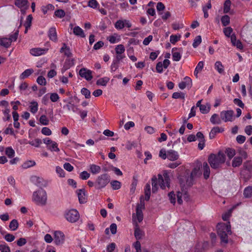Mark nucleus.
Returning <instances> with one entry per match:
<instances>
[{
  "mask_svg": "<svg viewBox=\"0 0 252 252\" xmlns=\"http://www.w3.org/2000/svg\"><path fill=\"white\" fill-rule=\"evenodd\" d=\"M158 178L156 176H154L151 179L152 192L156 193L158 189V185L160 188L164 189L166 187L169 188L170 178L169 175L167 173H164L163 175L158 174Z\"/></svg>",
  "mask_w": 252,
  "mask_h": 252,
  "instance_id": "f257e3e1",
  "label": "nucleus"
},
{
  "mask_svg": "<svg viewBox=\"0 0 252 252\" xmlns=\"http://www.w3.org/2000/svg\"><path fill=\"white\" fill-rule=\"evenodd\" d=\"M201 175L200 171V167L196 166L192 170L190 175L187 174L185 176H181L179 178L181 186L184 187H191L193 183L194 178L198 177Z\"/></svg>",
  "mask_w": 252,
  "mask_h": 252,
  "instance_id": "f03ea898",
  "label": "nucleus"
},
{
  "mask_svg": "<svg viewBox=\"0 0 252 252\" xmlns=\"http://www.w3.org/2000/svg\"><path fill=\"white\" fill-rule=\"evenodd\" d=\"M208 161L212 168L218 169L224 163L225 155L221 151L218 152L217 154H212L209 156Z\"/></svg>",
  "mask_w": 252,
  "mask_h": 252,
  "instance_id": "7ed1b4c3",
  "label": "nucleus"
},
{
  "mask_svg": "<svg viewBox=\"0 0 252 252\" xmlns=\"http://www.w3.org/2000/svg\"><path fill=\"white\" fill-rule=\"evenodd\" d=\"M32 201L39 206H45L47 203V195L46 191L40 189L34 191L32 196Z\"/></svg>",
  "mask_w": 252,
  "mask_h": 252,
  "instance_id": "20e7f679",
  "label": "nucleus"
},
{
  "mask_svg": "<svg viewBox=\"0 0 252 252\" xmlns=\"http://www.w3.org/2000/svg\"><path fill=\"white\" fill-rule=\"evenodd\" d=\"M217 227L218 233L220 238L221 241L227 244L228 243V235L231 234L230 222L219 224Z\"/></svg>",
  "mask_w": 252,
  "mask_h": 252,
  "instance_id": "39448f33",
  "label": "nucleus"
},
{
  "mask_svg": "<svg viewBox=\"0 0 252 252\" xmlns=\"http://www.w3.org/2000/svg\"><path fill=\"white\" fill-rule=\"evenodd\" d=\"M110 181V177L107 174H103L98 176L95 182V188L100 189L104 188Z\"/></svg>",
  "mask_w": 252,
  "mask_h": 252,
  "instance_id": "423d86ee",
  "label": "nucleus"
},
{
  "mask_svg": "<svg viewBox=\"0 0 252 252\" xmlns=\"http://www.w3.org/2000/svg\"><path fill=\"white\" fill-rule=\"evenodd\" d=\"M65 218L71 223L77 221L80 217L78 212L75 209H72L65 214Z\"/></svg>",
  "mask_w": 252,
  "mask_h": 252,
  "instance_id": "0eeeda50",
  "label": "nucleus"
},
{
  "mask_svg": "<svg viewBox=\"0 0 252 252\" xmlns=\"http://www.w3.org/2000/svg\"><path fill=\"white\" fill-rule=\"evenodd\" d=\"M220 116L221 120L225 122H232L234 119V111L232 110L222 111Z\"/></svg>",
  "mask_w": 252,
  "mask_h": 252,
  "instance_id": "6e6552de",
  "label": "nucleus"
},
{
  "mask_svg": "<svg viewBox=\"0 0 252 252\" xmlns=\"http://www.w3.org/2000/svg\"><path fill=\"white\" fill-rule=\"evenodd\" d=\"M54 240L56 245H62L64 242V235L60 231H56L54 232Z\"/></svg>",
  "mask_w": 252,
  "mask_h": 252,
  "instance_id": "1a4fd4ad",
  "label": "nucleus"
},
{
  "mask_svg": "<svg viewBox=\"0 0 252 252\" xmlns=\"http://www.w3.org/2000/svg\"><path fill=\"white\" fill-rule=\"evenodd\" d=\"M131 24L129 21L127 20H119L115 24V27L117 30H122L125 27L130 28L131 27Z\"/></svg>",
  "mask_w": 252,
  "mask_h": 252,
  "instance_id": "9d476101",
  "label": "nucleus"
},
{
  "mask_svg": "<svg viewBox=\"0 0 252 252\" xmlns=\"http://www.w3.org/2000/svg\"><path fill=\"white\" fill-rule=\"evenodd\" d=\"M144 202L141 201L140 204H138L136 206V218L139 222L142 221L143 219V216L142 213V209L144 208Z\"/></svg>",
  "mask_w": 252,
  "mask_h": 252,
  "instance_id": "9b49d317",
  "label": "nucleus"
},
{
  "mask_svg": "<svg viewBox=\"0 0 252 252\" xmlns=\"http://www.w3.org/2000/svg\"><path fill=\"white\" fill-rule=\"evenodd\" d=\"M79 74L81 77L84 78L87 81H90L93 78L92 71L86 68H82L79 70Z\"/></svg>",
  "mask_w": 252,
  "mask_h": 252,
  "instance_id": "f8f14e48",
  "label": "nucleus"
},
{
  "mask_svg": "<svg viewBox=\"0 0 252 252\" xmlns=\"http://www.w3.org/2000/svg\"><path fill=\"white\" fill-rule=\"evenodd\" d=\"M192 85V80L190 78L186 76L184 78V80L179 84V87L180 89L183 90L186 87L190 88Z\"/></svg>",
  "mask_w": 252,
  "mask_h": 252,
  "instance_id": "ddd939ff",
  "label": "nucleus"
},
{
  "mask_svg": "<svg viewBox=\"0 0 252 252\" xmlns=\"http://www.w3.org/2000/svg\"><path fill=\"white\" fill-rule=\"evenodd\" d=\"M47 48H34L30 50V53L34 56H39L45 54L48 51Z\"/></svg>",
  "mask_w": 252,
  "mask_h": 252,
  "instance_id": "4468645a",
  "label": "nucleus"
},
{
  "mask_svg": "<svg viewBox=\"0 0 252 252\" xmlns=\"http://www.w3.org/2000/svg\"><path fill=\"white\" fill-rule=\"evenodd\" d=\"M78 199L80 203H84L86 202V195L84 189H79L76 190Z\"/></svg>",
  "mask_w": 252,
  "mask_h": 252,
  "instance_id": "2eb2a0df",
  "label": "nucleus"
},
{
  "mask_svg": "<svg viewBox=\"0 0 252 252\" xmlns=\"http://www.w3.org/2000/svg\"><path fill=\"white\" fill-rule=\"evenodd\" d=\"M179 155L177 152L170 150L167 151V158L171 161H175L179 158Z\"/></svg>",
  "mask_w": 252,
  "mask_h": 252,
  "instance_id": "dca6fc26",
  "label": "nucleus"
},
{
  "mask_svg": "<svg viewBox=\"0 0 252 252\" xmlns=\"http://www.w3.org/2000/svg\"><path fill=\"white\" fill-rule=\"evenodd\" d=\"M224 131V129L219 126L214 127L209 133V138L211 139L214 138L217 133L222 132Z\"/></svg>",
  "mask_w": 252,
  "mask_h": 252,
  "instance_id": "f3484780",
  "label": "nucleus"
},
{
  "mask_svg": "<svg viewBox=\"0 0 252 252\" xmlns=\"http://www.w3.org/2000/svg\"><path fill=\"white\" fill-rule=\"evenodd\" d=\"M48 36L50 40L54 42H57L58 40L57 34L55 28H51L48 31Z\"/></svg>",
  "mask_w": 252,
  "mask_h": 252,
  "instance_id": "a211bd4d",
  "label": "nucleus"
},
{
  "mask_svg": "<svg viewBox=\"0 0 252 252\" xmlns=\"http://www.w3.org/2000/svg\"><path fill=\"white\" fill-rule=\"evenodd\" d=\"M28 0H15V4L16 6L22 9H27L28 7Z\"/></svg>",
  "mask_w": 252,
  "mask_h": 252,
  "instance_id": "6ab92c4d",
  "label": "nucleus"
},
{
  "mask_svg": "<svg viewBox=\"0 0 252 252\" xmlns=\"http://www.w3.org/2000/svg\"><path fill=\"white\" fill-rule=\"evenodd\" d=\"M144 233L139 228L137 223L135 225L134 229V236L137 240L141 239L143 236Z\"/></svg>",
  "mask_w": 252,
  "mask_h": 252,
  "instance_id": "aec40b11",
  "label": "nucleus"
},
{
  "mask_svg": "<svg viewBox=\"0 0 252 252\" xmlns=\"http://www.w3.org/2000/svg\"><path fill=\"white\" fill-rule=\"evenodd\" d=\"M177 49L173 48L172 49V59L174 61H179L181 58L180 52L177 51Z\"/></svg>",
  "mask_w": 252,
  "mask_h": 252,
  "instance_id": "412c9836",
  "label": "nucleus"
},
{
  "mask_svg": "<svg viewBox=\"0 0 252 252\" xmlns=\"http://www.w3.org/2000/svg\"><path fill=\"white\" fill-rule=\"evenodd\" d=\"M242 157H235L232 161V166L233 167H239L242 164Z\"/></svg>",
  "mask_w": 252,
  "mask_h": 252,
  "instance_id": "4be33fe9",
  "label": "nucleus"
},
{
  "mask_svg": "<svg viewBox=\"0 0 252 252\" xmlns=\"http://www.w3.org/2000/svg\"><path fill=\"white\" fill-rule=\"evenodd\" d=\"M90 170L93 174H97L100 173L101 167L97 165L92 164L90 165Z\"/></svg>",
  "mask_w": 252,
  "mask_h": 252,
  "instance_id": "5701e85b",
  "label": "nucleus"
},
{
  "mask_svg": "<svg viewBox=\"0 0 252 252\" xmlns=\"http://www.w3.org/2000/svg\"><path fill=\"white\" fill-rule=\"evenodd\" d=\"M10 40L7 37H2L0 38V45L5 47L8 48L11 45Z\"/></svg>",
  "mask_w": 252,
  "mask_h": 252,
  "instance_id": "b1692460",
  "label": "nucleus"
},
{
  "mask_svg": "<svg viewBox=\"0 0 252 252\" xmlns=\"http://www.w3.org/2000/svg\"><path fill=\"white\" fill-rule=\"evenodd\" d=\"M73 33L78 36L84 37L85 35L83 30L79 26H75L73 29Z\"/></svg>",
  "mask_w": 252,
  "mask_h": 252,
  "instance_id": "393cba45",
  "label": "nucleus"
},
{
  "mask_svg": "<svg viewBox=\"0 0 252 252\" xmlns=\"http://www.w3.org/2000/svg\"><path fill=\"white\" fill-rule=\"evenodd\" d=\"M204 177L205 179H207L209 177L210 175V167L208 163L206 162L203 164Z\"/></svg>",
  "mask_w": 252,
  "mask_h": 252,
  "instance_id": "a878e982",
  "label": "nucleus"
},
{
  "mask_svg": "<svg viewBox=\"0 0 252 252\" xmlns=\"http://www.w3.org/2000/svg\"><path fill=\"white\" fill-rule=\"evenodd\" d=\"M33 72H34V70L32 69V68L26 69L20 75V77H19L20 79H24L28 77L32 73H33Z\"/></svg>",
  "mask_w": 252,
  "mask_h": 252,
  "instance_id": "bb28decb",
  "label": "nucleus"
},
{
  "mask_svg": "<svg viewBox=\"0 0 252 252\" xmlns=\"http://www.w3.org/2000/svg\"><path fill=\"white\" fill-rule=\"evenodd\" d=\"M144 192L145 195V200L146 201H148L150 199L151 195V186L150 183L146 184L144 189Z\"/></svg>",
  "mask_w": 252,
  "mask_h": 252,
  "instance_id": "cd10ccee",
  "label": "nucleus"
},
{
  "mask_svg": "<svg viewBox=\"0 0 252 252\" xmlns=\"http://www.w3.org/2000/svg\"><path fill=\"white\" fill-rule=\"evenodd\" d=\"M210 122L214 125L220 124L221 118H220L218 115L217 114H214L210 118Z\"/></svg>",
  "mask_w": 252,
  "mask_h": 252,
  "instance_id": "c85d7f7f",
  "label": "nucleus"
},
{
  "mask_svg": "<svg viewBox=\"0 0 252 252\" xmlns=\"http://www.w3.org/2000/svg\"><path fill=\"white\" fill-rule=\"evenodd\" d=\"M231 2L230 0H226L223 5V13H228L230 12Z\"/></svg>",
  "mask_w": 252,
  "mask_h": 252,
  "instance_id": "c756f323",
  "label": "nucleus"
},
{
  "mask_svg": "<svg viewBox=\"0 0 252 252\" xmlns=\"http://www.w3.org/2000/svg\"><path fill=\"white\" fill-rule=\"evenodd\" d=\"M225 154H226L228 158L230 159L235 155L236 152L234 149L228 148L225 150Z\"/></svg>",
  "mask_w": 252,
  "mask_h": 252,
  "instance_id": "7c9ffc66",
  "label": "nucleus"
},
{
  "mask_svg": "<svg viewBox=\"0 0 252 252\" xmlns=\"http://www.w3.org/2000/svg\"><path fill=\"white\" fill-rule=\"evenodd\" d=\"M215 67L219 73L222 74L224 72V66L220 62H216L215 64Z\"/></svg>",
  "mask_w": 252,
  "mask_h": 252,
  "instance_id": "2f4dec72",
  "label": "nucleus"
},
{
  "mask_svg": "<svg viewBox=\"0 0 252 252\" xmlns=\"http://www.w3.org/2000/svg\"><path fill=\"white\" fill-rule=\"evenodd\" d=\"M38 103L36 101L31 102L30 105V111L33 114H35L38 110Z\"/></svg>",
  "mask_w": 252,
  "mask_h": 252,
  "instance_id": "473e14b6",
  "label": "nucleus"
},
{
  "mask_svg": "<svg viewBox=\"0 0 252 252\" xmlns=\"http://www.w3.org/2000/svg\"><path fill=\"white\" fill-rule=\"evenodd\" d=\"M244 195L246 198H250L252 196V187L249 186L244 190Z\"/></svg>",
  "mask_w": 252,
  "mask_h": 252,
  "instance_id": "72a5a7b5",
  "label": "nucleus"
},
{
  "mask_svg": "<svg viewBox=\"0 0 252 252\" xmlns=\"http://www.w3.org/2000/svg\"><path fill=\"white\" fill-rule=\"evenodd\" d=\"M222 25L225 27L230 24V17L227 15H224L221 18Z\"/></svg>",
  "mask_w": 252,
  "mask_h": 252,
  "instance_id": "f704fd0d",
  "label": "nucleus"
},
{
  "mask_svg": "<svg viewBox=\"0 0 252 252\" xmlns=\"http://www.w3.org/2000/svg\"><path fill=\"white\" fill-rule=\"evenodd\" d=\"M18 221L14 219L10 221L9 227L11 230L15 231L18 228Z\"/></svg>",
  "mask_w": 252,
  "mask_h": 252,
  "instance_id": "c9c22d12",
  "label": "nucleus"
},
{
  "mask_svg": "<svg viewBox=\"0 0 252 252\" xmlns=\"http://www.w3.org/2000/svg\"><path fill=\"white\" fill-rule=\"evenodd\" d=\"M111 186L114 190H117L120 189L121 187V183L120 182L114 180L110 182Z\"/></svg>",
  "mask_w": 252,
  "mask_h": 252,
  "instance_id": "e433bc0d",
  "label": "nucleus"
},
{
  "mask_svg": "<svg viewBox=\"0 0 252 252\" xmlns=\"http://www.w3.org/2000/svg\"><path fill=\"white\" fill-rule=\"evenodd\" d=\"M54 6L51 4H48L46 6H43L41 7L43 13L45 14L47 13L48 10H53L54 9Z\"/></svg>",
  "mask_w": 252,
  "mask_h": 252,
  "instance_id": "4c0bfd02",
  "label": "nucleus"
},
{
  "mask_svg": "<svg viewBox=\"0 0 252 252\" xmlns=\"http://www.w3.org/2000/svg\"><path fill=\"white\" fill-rule=\"evenodd\" d=\"M109 79L107 77H104L100 78L96 81V84L97 85H101L105 86L106 85L107 83L108 82Z\"/></svg>",
  "mask_w": 252,
  "mask_h": 252,
  "instance_id": "58836bf2",
  "label": "nucleus"
},
{
  "mask_svg": "<svg viewBox=\"0 0 252 252\" xmlns=\"http://www.w3.org/2000/svg\"><path fill=\"white\" fill-rule=\"evenodd\" d=\"M5 154L9 158L14 157L15 151L11 147H7L5 149Z\"/></svg>",
  "mask_w": 252,
  "mask_h": 252,
  "instance_id": "ea45409f",
  "label": "nucleus"
},
{
  "mask_svg": "<svg viewBox=\"0 0 252 252\" xmlns=\"http://www.w3.org/2000/svg\"><path fill=\"white\" fill-rule=\"evenodd\" d=\"M48 149L51 151L59 152L60 151L59 148L58 147L57 143L53 141V142L48 147Z\"/></svg>",
  "mask_w": 252,
  "mask_h": 252,
  "instance_id": "a19ab883",
  "label": "nucleus"
},
{
  "mask_svg": "<svg viewBox=\"0 0 252 252\" xmlns=\"http://www.w3.org/2000/svg\"><path fill=\"white\" fill-rule=\"evenodd\" d=\"M244 168L249 172H252V163L251 161H245L243 164Z\"/></svg>",
  "mask_w": 252,
  "mask_h": 252,
  "instance_id": "79ce46f5",
  "label": "nucleus"
},
{
  "mask_svg": "<svg viewBox=\"0 0 252 252\" xmlns=\"http://www.w3.org/2000/svg\"><path fill=\"white\" fill-rule=\"evenodd\" d=\"M54 15L58 18H62L65 16V13L63 9H58L55 11Z\"/></svg>",
  "mask_w": 252,
  "mask_h": 252,
  "instance_id": "37998d69",
  "label": "nucleus"
},
{
  "mask_svg": "<svg viewBox=\"0 0 252 252\" xmlns=\"http://www.w3.org/2000/svg\"><path fill=\"white\" fill-rule=\"evenodd\" d=\"M115 51L117 54H122L124 53L125 48L123 45L119 44L116 47Z\"/></svg>",
  "mask_w": 252,
  "mask_h": 252,
  "instance_id": "c03bdc74",
  "label": "nucleus"
},
{
  "mask_svg": "<svg viewBox=\"0 0 252 252\" xmlns=\"http://www.w3.org/2000/svg\"><path fill=\"white\" fill-rule=\"evenodd\" d=\"M31 181L37 186H39L41 183L42 179L36 176H32L31 178Z\"/></svg>",
  "mask_w": 252,
  "mask_h": 252,
  "instance_id": "a18cd8bd",
  "label": "nucleus"
},
{
  "mask_svg": "<svg viewBox=\"0 0 252 252\" xmlns=\"http://www.w3.org/2000/svg\"><path fill=\"white\" fill-rule=\"evenodd\" d=\"M39 122L42 125L47 126L49 124V121L46 116L42 115L39 118Z\"/></svg>",
  "mask_w": 252,
  "mask_h": 252,
  "instance_id": "49530a36",
  "label": "nucleus"
},
{
  "mask_svg": "<svg viewBox=\"0 0 252 252\" xmlns=\"http://www.w3.org/2000/svg\"><path fill=\"white\" fill-rule=\"evenodd\" d=\"M35 165V162L33 160H28L26 161L22 165V167L24 168H28L31 167Z\"/></svg>",
  "mask_w": 252,
  "mask_h": 252,
  "instance_id": "de8ad7c7",
  "label": "nucleus"
},
{
  "mask_svg": "<svg viewBox=\"0 0 252 252\" xmlns=\"http://www.w3.org/2000/svg\"><path fill=\"white\" fill-rule=\"evenodd\" d=\"M201 37L198 35L195 37L193 40L192 46L194 48H196L201 43Z\"/></svg>",
  "mask_w": 252,
  "mask_h": 252,
  "instance_id": "09e8293b",
  "label": "nucleus"
},
{
  "mask_svg": "<svg viewBox=\"0 0 252 252\" xmlns=\"http://www.w3.org/2000/svg\"><path fill=\"white\" fill-rule=\"evenodd\" d=\"M81 94L84 95L86 98H89L91 97L90 91L86 88H83L81 90Z\"/></svg>",
  "mask_w": 252,
  "mask_h": 252,
  "instance_id": "8fccbe9b",
  "label": "nucleus"
},
{
  "mask_svg": "<svg viewBox=\"0 0 252 252\" xmlns=\"http://www.w3.org/2000/svg\"><path fill=\"white\" fill-rule=\"evenodd\" d=\"M232 32L233 29L230 27L225 28L223 29V33L224 35L227 37H231V34L232 33Z\"/></svg>",
  "mask_w": 252,
  "mask_h": 252,
  "instance_id": "3c124183",
  "label": "nucleus"
},
{
  "mask_svg": "<svg viewBox=\"0 0 252 252\" xmlns=\"http://www.w3.org/2000/svg\"><path fill=\"white\" fill-rule=\"evenodd\" d=\"M99 4L96 0H89L88 6L94 9L97 8Z\"/></svg>",
  "mask_w": 252,
  "mask_h": 252,
  "instance_id": "603ef678",
  "label": "nucleus"
},
{
  "mask_svg": "<svg viewBox=\"0 0 252 252\" xmlns=\"http://www.w3.org/2000/svg\"><path fill=\"white\" fill-rule=\"evenodd\" d=\"M42 141L40 139H35L34 140L30 141L29 143L32 146H33L35 147H38L41 144Z\"/></svg>",
  "mask_w": 252,
  "mask_h": 252,
  "instance_id": "864d4df0",
  "label": "nucleus"
},
{
  "mask_svg": "<svg viewBox=\"0 0 252 252\" xmlns=\"http://www.w3.org/2000/svg\"><path fill=\"white\" fill-rule=\"evenodd\" d=\"M50 100L53 102H56L58 101L60 98V97L57 93H51L50 96Z\"/></svg>",
  "mask_w": 252,
  "mask_h": 252,
  "instance_id": "5fc2aeb1",
  "label": "nucleus"
},
{
  "mask_svg": "<svg viewBox=\"0 0 252 252\" xmlns=\"http://www.w3.org/2000/svg\"><path fill=\"white\" fill-rule=\"evenodd\" d=\"M36 82L40 85L45 86L46 84V81L45 78L42 76L38 77L36 80Z\"/></svg>",
  "mask_w": 252,
  "mask_h": 252,
  "instance_id": "6e6d98bb",
  "label": "nucleus"
},
{
  "mask_svg": "<svg viewBox=\"0 0 252 252\" xmlns=\"http://www.w3.org/2000/svg\"><path fill=\"white\" fill-rule=\"evenodd\" d=\"M239 156L238 157H242V159H246L248 158L247 153L243 149H239L238 150Z\"/></svg>",
  "mask_w": 252,
  "mask_h": 252,
  "instance_id": "4d7b16f0",
  "label": "nucleus"
},
{
  "mask_svg": "<svg viewBox=\"0 0 252 252\" xmlns=\"http://www.w3.org/2000/svg\"><path fill=\"white\" fill-rule=\"evenodd\" d=\"M107 39L111 43L113 44L119 42L120 40V38H117L116 36L115 35L109 36Z\"/></svg>",
  "mask_w": 252,
  "mask_h": 252,
  "instance_id": "13d9d810",
  "label": "nucleus"
},
{
  "mask_svg": "<svg viewBox=\"0 0 252 252\" xmlns=\"http://www.w3.org/2000/svg\"><path fill=\"white\" fill-rule=\"evenodd\" d=\"M185 97V94L184 93H180L178 92L174 93L172 94V97L175 99L181 98L182 99H184Z\"/></svg>",
  "mask_w": 252,
  "mask_h": 252,
  "instance_id": "bf43d9fd",
  "label": "nucleus"
},
{
  "mask_svg": "<svg viewBox=\"0 0 252 252\" xmlns=\"http://www.w3.org/2000/svg\"><path fill=\"white\" fill-rule=\"evenodd\" d=\"M56 171L57 174L59 175L60 177H64V171L63 168L61 167L58 166L56 168Z\"/></svg>",
  "mask_w": 252,
  "mask_h": 252,
  "instance_id": "052dcab7",
  "label": "nucleus"
},
{
  "mask_svg": "<svg viewBox=\"0 0 252 252\" xmlns=\"http://www.w3.org/2000/svg\"><path fill=\"white\" fill-rule=\"evenodd\" d=\"M90 173L86 171H84L80 174V178L82 180H87L90 177Z\"/></svg>",
  "mask_w": 252,
  "mask_h": 252,
  "instance_id": "680f3d73",
  "label": "nucleus"
},
{
  "mask_svg": "<svg viewBox=\"0 0 252 252\" xmlns=\"http://www.w3.org/2000/svg\"><path fill=\"white\" fill-rule=\"evenodd\" d=\"M32 19V15H29L28 16V17L27 18L26 22L24 24L25 28H30L31 27Z\"/></svg>",
  "mask_w": 252,
  "mask_h": 252,
  "instance_id": "e2e57ef3",
  "label": "nucleus"
},
{
  "mask_svg": "<svg viewBox=\"0 0 252 252\" xmlns=\"http://www.w3.org/2000/svg\"><path fill=\"white\" fill-rule=\"evenodd\" d=\"M10 109L8 108H6L3 111V113L4 115L5 118H3V120L8 121L10 118V115L9 114Z\"/></svg>",
  "mask_w": 252,
  "mask_h": 252,
  "instance_id": "0e129e2a",
  "label": "nucleus"
},
{
  "mask_svg": "<svg viewBox=\"0 0 252 252\" xmlns=\"http://www.w3.org/2000/svg\"><path fill=\"white\" fill-rule=\"evenodd\" d=\"M41 133L45 135L49 136L52 134V131L48 127H44L41 129Z\"/></svg>",
  "mask_w": 252,
  "mask_h": 252,
  "instance_id": "69168bd1",
  "label": "nucleus"
},
{
  "mask_svg": "<svg viewBox=\"0 0 252 252\" xmlns=\"http://www.w3.org/2000/svg\"><path fill=\"white\" fill-rule=\"evenodd\" d=\"M0 251L1 252H10V248L5 244L0 245Z\"/></svg>",
  "mask_w": 252,
  "mask_h": 252,
  "instance_id": "338daca9",
  "label": "nucleus"
},
{
  "mask_svg": "<svg viewBox=\"0 0 252 252\" xmlns=\"http://www.w3.org/2000/svg\"><path fill=\"white\" fill-rule=\"evenodd\" d=\"M200 111L202 114H207L209 112L210 110V107H207L205 105H203L202 106H200Z\"/></svg>",
  "mask_w": 252,
  "mask_h": 252,
  "instance_id": "774afa93",
  "label": "nucleus"
}]
</instances>
